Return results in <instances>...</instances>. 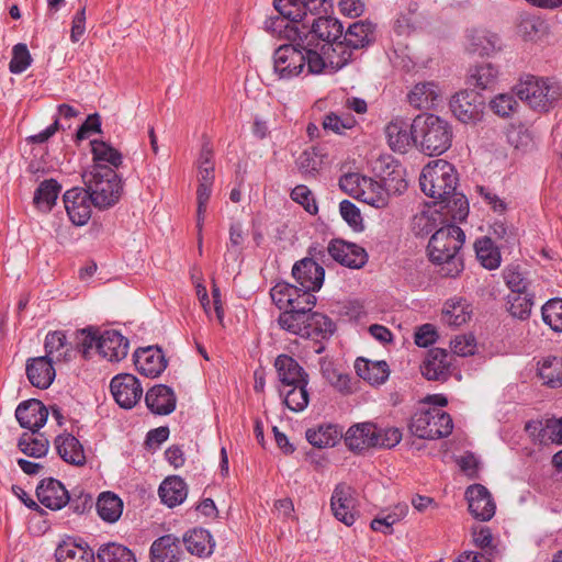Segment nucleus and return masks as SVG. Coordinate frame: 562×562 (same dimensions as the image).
<instances>
[{
	"label": "nucleus",
	"mask_w": 562,
	"mask_h": 562,
	"mask_svg": "<svg viewBox=\"0 0 562 562\" xmlns=\"http://www.w3.org/2000/svg\"><path fill=\"white\" fill-rule=\"evenodd\" d=\"M53 362V359L45 356L27 361L26 375L33 386L45 390L53 383L55 379Z\"/></svg>",
	"instance_id": "c756f323"
},
{
	"label": "nucleus",
	"mask_w": 562,
	"mask_h": 562,
	"mask_svg": "<svg viewBox=\"0 0 562 562\" xmlns=\"http://www.w3.org/2000/svg\"><path fill=\"white\" fill-rule=\"evenodd\" d=\"M274 368L283 387L297 383H308V374L300 363L289 355H279L274 360Z\"/></svg>",
	"instance_id": "c85d7f7f"
},
{
	"label": "nucleus",
	"mask_w": 562,
	"mask_h": 562,
	"mask_svg": "<svg viewBox=\"0 0 562 562\" xmlns=\"http://www.w3.org/2000/svg\"><path fill=\"white\" fill-rule=\"evenodd\" d=\"M82 179L95 207L108 209L120 200L122 179L113 168L95 164L82 175Z\"/></svg>",
	"instance_id": "423d86ee"
},
{
	"label": "nucleus",
	"mask_w": 562,
	"mask_h": 562,
	"mask_svg": "<svg viewBox=\"0 0 562 562\" xmlns=\"http://www.w3.org/2000/svg\"><path fill=\"white\" fill-rule=\"evenodd\" d=\"M158 494L161 502L172 508L187 498V484L179 476H169L160 484Z\"/></svg>",
	"instance_id": "ea45409f"
},
{
	"label": "nucleus",
	"mask_w": 562,
	"mask_h": 562,
	"mask_svg": "<svg viewBox=\"0 0 562 562\" xmlns=\"http://www.w3.org/2000/svg\"><path fill=\"white\" fill-rule=\"evenodd\" d=\"M374 169L378 171L381 181L390 193L401 194L407 189V182L404 179L403 167L392 157H384L375 162Z\"/></svg>",
	"instance_id": "aec40b11"
},
{
	"label": "nucleus",
	"mask_w": 562,
	"mask_h": 562,
	"mask_svg": "<svg viewBox=\"0 0 562 562\" xmlns=\"http://www.w3.org/2000/svg\"><path fill=\"white\" fill-rule=\"evenodd\" d=\"M181 553L180 540L173 535L156 539L150 547L151 562H179Z\"/></svg>",
	"instance_id": "473e14b6"
},
{
	"label": "nucleus",
	"mask_w": 562,
	"mask_h": 562,
	"mask_svg": "<svg viewBox=\"0 0 562 562\" xmlns=\"http://www.w3.org/2000/svg\"><path fill=\"white\" fill-rule=\"evenodd\" d=\"M458 181L454 166L443 159L427 164L419 177L422 191L435 200L448 198L457 189Z\"/></svg>",
	"instance_id": "6e6552de"
},
{
	"label": "nucleus",
	"mask_w": 562,
	"mask_h": 562,
	"mask_svg": "<svg viewBox=\"0 0 562 562\" xmlns=\"http://www.w3.org/2000/svg\"><path fill=\"white\" fill-rule=\"evenodd\" d=\"M445 203L443 209H447L449 214L454 221H464L469 214V202L464 194L456 192V190L446 199L439 200Z\"/></svg>",
	"instance_id": "13d9d810"
},
{
	"label": "nucleus",
	"mask_w": 562,
	"mask_h": 562,
	"mask_svg": "<svg viewBox=\"0 0 562 562\" xmlns=\"http://www.w3.org/2000/svg\"><path fill=\"white\" fill-rule=\"evenodd\" d=\"M498 75L499 70L496 66L491 63H485L471 69L469 81L477 89H492L497 83Z\"/></svg>",
	"instance_id": "49530a36"
},
{
	"label": "nucleus",
	"mask_w": 562,
	"mask_h": 562,
	"mask_svg": "<svg viewBox=\"0 0 562 562\" xmlns=\"http://www.w3.org/2000/svg\"><path fill=\"white\" fill-rule=\"evenodd\" d=\"M385 135L394 151L405 153L413 140L412 124L402 119L393 120L386 125Z\"/></svg>",
	"instance_id": "e433bc0d"
},
{
	"label": "nucleus",
	"mask_w": 562,
	"mask_h": 562,
	"mask_svg": "<svg viewBox=\"0 0 562 562\" xmlns=\"http://www.w3.org/2000/svg\"><path fill=\"white\" fill-rule=\"evenodd\" d=\"M46 356L53 361H70L76 357V350L67 342L64 331H49L45 337Z\"/></svg>",
	"instance_id": "c9c22d12"
},
{
	"label": "nucleus",
	"mask_w": 562,
	"mask_h": 562,
	"mask_svg": "<svg viewBox=\"0 0 562 562\" xmlns=\"http://www.w3.org/2000/svg\"><path fill=\"white\" fill-rule=\"evenodd\" d=\"M306 440L316 448L334 447L342 437V430L333 424H322L315 428H308L305 432Z\"/></svg>",
	"instance_id": "a19ab883"
},
{
	"label": "nucleus",
	"mask_w": 562,
	"mask_h": 562,
	"mask_svg": "<svg viewBox=\"0 0 562 562\" xmlns=\"http://www.w3.org/2000/svg\"><path fill=\"white\" fill-rule=\"evenodd\" d=\"M91 151L93 155V160L97 164L108 162L113 168H117L122 165V154L109 143L103 140H92Z\"/></svg>",
	"instance_id": "6e6d98bb"
},
{
	"label": "nucleus",
	"mask_w": 562,
	"mask_h": 562,
	"mask_svg": "<svg viewBox=\"0 0 562 562\" xmlns=\"http://www.w3.org/2000/svg\"><path fill=\"white\" fill-rule=\"evenodd\" d=\"M323 127L335 134H344L347 130H352L357 125V120L351 114H337L330 112L323 119Z\"/></svg>",
	"instance_id": "052dcab7"
},
{
	"label": "nucleus",
	"mask_w": 562,
	"mask_h": 562,
	"mask_svg": "<svg viewBox=\"0 0 562 562\" xmlns=\"http://www.w3.org/2000/svg\"><path fill=\"white\" fill-rule=\"evenodd\" d=\"M95 507L100 518L110 524L117 521L123 513L122 499L111 492L101 493Z\"/></svg>",
	"instance_id": "37998d69"
},
{
	"label": "nucleus",
	"mask_w": 562,
	"mask_h": 562,
	"mask_svg": "<svg viewBox=\"0 0 562 562\" xmlns=\"http://www.w3.org/2000/svg\"><path fill=\"white\" fill-rule=\"evenodd\" d=\"M186 549L192 555L199 558L210 557L215 547V542L211 533L203 528H193L183 536Z\"/></svg>",
	"instance_id": "72a5a7b5"
},
{
	"label": "nucleus",
	"mask_w": 562,
	"mask_h": 562,
	"mask_svg": "<svg viewBox=\"0 0 562 562\" xmlns=\"http://www.w3.org/2000/svg\"><path fill=\"white\" fill-rule=\"evenodd\" d=\"M100 341V331L97 328L88 327L76 334V355L81 353L85 359H89L93 350L98 351Z\"/></svg>",
	"instance_id": "5fc2aeb1"
},
{
	"label": "nucleus",
	"mask_w": 562,
	"mask_h": 562,
	"mask_svg": "<svg viewBox=\"0 0 562 562\" xmlns=\"http://www.w3.org/2000/svg\"><path fill=\"white\" fill-rule=\"evenodd\" d=\"M442 91L434 81L418 82L407 94L412 106L418 110H430L438 105Z\"/></svg>",
	"instance_id": "cd10ccee"
},
{
	"label": "nucleus",
	"mask_w": 562,
	"mask_h": 562,
	"mask_svg": "<svg viewBox=\"0 0 562 562\" xmlns=\"http://www.w3.org/2000/svg\"><path fill=\"white\" fill-rule=\"evenodd\" d=\"M97 560L98 562H137L131 549L116 542L100 546L97 552Z\"/></svg>",
	"instance_id": "de8ad7c7"
},
{
	"label": "nucleus",
	"mask_w": 562,
	"mask_h": 562,
	"mask_svg": "<svg viewBox=\"0 0 562 562\" xmlns=\"http://www.w3.org/2000/svg\"><path fill=\"white\" fill-rule=\"evenodd\" d=\"M273 5L281 15V18L278 16L276 21L272 22L273 25L278 24V26L281 27L286 21L284 27H299L294 25V23L302 22L303 24L308 21L310 14L302 0H274Z\"/></svg>",
	"instance_id": "bb28decb"
},
{
	"label": "nucleus",
	"mask_w": 562,
	"mask_h": 562,
	"mask_svg": "<svg viewBox=\"0 0 562 562\" xmlns=\"http://www.w3.org/2000/svg\"><path fill=\"white\" fill-rule=\"evenodd\" d=\"M286 44L274 49L273 74L280 80H290L306 71V75H318L326 67L325 58L321 53L306 45L300 35L299 27L285 26Z\"/></svg>",
	"instance_id": "f03ea898"
},
{
	"label": "nucleus",
	"mask_w": 562,
	"mask_h": 562,
	"mask_svg": "<svg viewBox=\"0 0 562 562\" xmlns=\"http://www.w3.org/2000/svg\"><path fill=\"white\" fill-rule=\"evenodd\" d=\"M357 374L371 385L383 384L390 374L389 366L385 361H370L364 358H358L355 362Z\"/></svg>",
	"instance_id": "4c0bfd02"
},
{
	"label": "nucleus",
	"mask_w": 562,
	"mask_h": 562,
	"mask_svg": "<svg viewBox=\"0 0 562 562\" xmlns=\"http://www.w3.org/2000/svg\"><path fill=\"white\" fill-rule=\"evenodd\" d=\"M308 383H297L288 386L289 390H280V396L283 397V403L292 412H302L308 405Z\"/></svg>",
	"instance_id": "3c124183"
},
{
	"label": "nucleus",
	"mask_w": 562,
	"mask_h": 562,
	"mask_svg": "<svg viewBox=\"0 0 562 562\" xmlns=\"http://www.w3.org/2000/svg\"><path fill=\"white\" fill-rule=\"evenodd\" d=\"M469 510L481 521H487L495 515V503L488 490L481 484H473L465 491Z\"/></svg>",
	"instance_id": "a211bd4d"
},
{
	"label": "nucleus",
	"mask_w": 562,
	"mask_h": 562,
	"mask_svg": "<svg viewBox=\"0 0 562 562\" xmlns=\"http://www.w3.org/2000/svg\"><path fill=\"white\" fill-rule=\"evenodd\" d=\"M379 427L366 422L352 425L345 434V443L353 452H362L375 448Z\"/></svg>",
	"instance_id": "412c9836"
},
{
	"label": "nucleus",
	"mask_w": 562,
	"mask_h": 562,
	"mask_svg": "<svg viewBox=\"0 0 562 562\" xmlns=\"http://www.w3.org/2000/svg\"><path fill=\"white\" fill-rule=\"evenodd\" d=\"M464 239V232L454 224L440 227L431 235L427 246L428 256L432 263L440 266L442 277L456 278L463 270L459 251Z\"/></svg>",
	"instance_id": "7ed1b4c3"
},
{
	"label": "nucleus",
	"mask_w": 562,
	"mask_h": 562,
	"mask_svg": "<svg viewBox=\"0 0 562 562\" xmlns=\"http://www.w3.org/2000/svg\"><path fill=\"white\" fill-rule=\"evenodd\" d=\"M292 276L300 286L296 290L300 296L306 293L314 294L317 292L324 282L325 270L312 258H304L295 262L292 268Z\"/></svg>",
	"instance_id": "f8f14e48"
},
{
	"label": "nucleus",
	"mask_w": 562,
	"mask_h": 562,
	"mask_svg": "<svg viewBox=\"0 0 562 562\" xmlns=\"http://www.w3.org/2000/svg\"><path fill=\"white\" fill-rule=\"evenodd\" d=\"M472 315L471 304L464 297H452L443 304L441 321L451 327L465 324Z\"/></svg>",
	"instance_id": "f704fd0d"
},
{
	"label": "nucleus",
	"mask_w": 562,
	"mask_h": 562,
	"mask_svg": "<svg viewBox=\"0 0 562 562\" xmlns=\"http://www.w3.org/2000/svg\"><path fill=\"white\" fill-rule=\"evenodd\" d=\"M176 394L165 384L153 386L145 394L147 408L156 415H169L176 409Z\"/></svg>",
	"instance_id": "a878e982"
},
{
	"label": "nucleus",
	"mask_w": 562,
	"mask_h": 562,
	"mask_svg": "<svg viewBox=\"0 0 562 562\" xmlns=\"http://www.w3.org/2000/svg\"><path fill=\"white\" fill-rule=\"evenodd\" d=\"M15 417L21 427L27 428L35 434L45 425L48 411L41 401L33 398L18 405Z\"/></svg>",
	"instance_id": "b1692460"
},
{
	"label": "nucleus",
	"mask_w": 562,
	"mask_h": 562,
	"mask_svg": "<svg viewBox=\"0 0 562 562\" xmlns=\"http://www.w3.org/2000/svg\"><path fill=\"white\" fill-rule=\"evenodd\" d=\"M339 212L341 217L355 232H362L364 229L363 220L360 210L349 200H344L339 204Z\"/></svg>",
	"instance_id": "69168bd1"
},
{
	"label": "nucleus",
	"mask_w": 562,
	"mask_h": 562,
	"mask_svg": "<svg viewBox=\"0 0 562 562\" xmlns=\"http://www.w3.org/2000/svg\"><path fill=\"white\" fill-rule=\"evenodd\" d=\"M451 357L446 349H429L420 366L422 374L431 381H445L450 374Z\"/></svg>",
	"instance_id": "4be33fe9"
},
{
	"label": "nucleus",
	"mask_w": 562,
	"mask_h": 562,
	"mask_svg": "<svg viewBox=\"0 0 562 562\" xmlns=\"http://www.w3.org/2000/svg\"><path fill=\"white\" fill-rule=\"evenodd\" d=\"M110 390L117 405L124 409L133 408L143 396V387L138 379L130 373H121L112 378Z\"/></svg>",
	"instance_id": "ddd939ff"
},
{
	"label": "nucleus",
	"mask_w": 562,
	"mask_h": 562,
	"mask_svg": "<svg viewBox=\"0 0 562 562\" xmlns=\"http://www.w3.org/2000/svg\"><path fill=\"white\" fill-rule=\"evenodd\" d=\"M375 41V24L370 21H358L350 24L342 41L333 48L329 56V64L335 69H341L352 59V50L361 49Z\"/></svg>",
	"instance_id": "1a4fd4ad"
},
{
	"label": "nucleus",
	"mask_w": 562,
	"mask_h": 562,
	"mask_svg": "<svg viewBox=\"0 0 562 562\" xmlns=\"http://www.w3.org/2000/svg\"><path fill=\"white\" fill-rule=\"evenodd\" d=\"M542 319L552 330L562 333V299L549 300L541 308Z\"/></svg>",
	"instance_id": "bf43d9fd"
},
{
	"label": "nucleus",
	"mask_w": 562,
	"mask_h": 562,
	"mask_svg": "<svg viewBox=\"0 0 562 562\" xmlns=\"http://www.w3.org/2000/svg\"><path fill=\"white\" fill-rule=\"evenodd\" d=\"M474 249L477 260L485 269L495 270L501 266V252L491 236L479 238L474 244Z\"/></svg>",
	"instance_id": "a18cd8bd"
},
{
	"label": "nucleus",
	"mask_w": 562,
	"mask_h": 562,
	"mask_svg": "<svg viewBox=\"0 0 562 562\" xmlns=\"http://www.w3.org/2000/svg\"><path fill=\"white\" fill-rule=\"evenodd\" d=\"M409 428L418 438L435 440L449 436L453 429V423L448 413L439 408H428L414 414Z\"/></svg>",
	"instance_id": "9d476101"
},
{
	"label": "nucleus",
	"mask_w": 562,
	"mask_h": 562,
	"mask_svg": "<svg viewBox=\"0 0 562 562\" xmlns=\"http://www.w3.org/2000/svg\"><path fill=\"white\" fill-rule=\"evenodd\" d=\"M212 186L206 183H199L196 190L198 210H196V227L199 232V249L202 250V227L204 223L207 203L212 193Z\"/></svg>",
	"instance_id": "680f3d73"
},
{
	"label": "nucleus",
	"mask_w": 562,
	"mask_h": 562,
	"mask_svg": "<svg viewBox=\"0 0 562 562\" xmlns=\"http://www.w3.org/2000/svg\"><path fill=\"white\" fill-rule=\"evenodd\" d=\"M355 504L352 488L346 484H338L330 498L334 516L346 526L353 525L356 521Z\"/></svg>",
	"instance_id": "5701e85b"
},
{
	"label": "nucleus",
	"mask_w": 562,
	"mask_h": 562,
	"mask_svg": "<svg viewBox=\"0 0 562 562\" xmlns=\"http://www.w3.org/2000/svg\"><path fill=\"white\" fill-rule=\"evenodd\" d=\"M439 215L437 213L420 212L414 216L413 229L418 236H427L436 229L437 220Z\"/></svg>",
	"instance_id": "774afa93"
},
{
	"label": "nucleus",
	"mask_w": 562,
	"mask_h": 562,
	"mask_svg": "<svg viewBox=\"0 0 562 562\" xmlns=\"http://www.w3.org/2000/svg\"><path fill=\"white\" fill-rule=\"evenodd\" d=\"M58 562H95L93 550L85 542L74 539L63 541L55 551Z\"/></svg>",
	"instance_id": "2f4dec72"
},
{
	"label": "nucleus",
	"mask_w": 562,
	"mask_h": 562,
	"mask_svg": "<svg viewBox=\"0 0 562 562\" xmlns=\"http://www.w3.org/2000/svg\"><path fill=\"white\" fill-rule=\"evenodd\" d=\"M18 447L24 454L31 458H42L47 454L49 442L42 434L34 436L33 432H25L20 437Z\"/></svg>",
	"instance_id": "603ef678"
},
{
	"label": "nucleus",
	"mask_w": 562,
	"mask_h": 562,
	"mask_svg": "<svg viewBox=\"0 0 562 562\" xmlns=\"http://www.w3.org/2000/svg\"><path fill=\"white\" fill-rule=\"evenodd\" d=\"M533 297L535 294L530 293H519V294H509L508 295V311L510 315L515 318L525 321L529 318L531 314V310L533 306Z\"/></svg>",
	"instance_id": "4d7b16f0"
},
{
	"label": "nucleus",
	"mask_w": 562,
	"mask_h": 562,
	"mask_svg": "<svg viewBox=\"0 0 562 562\" xmlns=\"http://www.w3.org/2000/svg\"><path fill=\"white\" fill-rule=\"evenodd\" d=\"M36 496L43 506L52 510L61 509L70 501L69 492L60 481L54 477L44 479L38 483Z\"/></svg>",
	"instance_id": "6ab92c4d"
},
{
	"label": "nucleus",
	"mask_w": 562,
	"mask_h": 562,
	"mask_svg": "<svg viewBox=\"0 0 562 562\" xmlns=\"http://www.w3.org/2000/svg\"><path fill=\"white\" fill-rule=\"evenodd\" d=\"M505 284L510 294L530 293L531 282L527 273L519 266L509 265L503 270Z\"/></svg>",
	"instance_id": "8fccbe9b"
},
{
	"label": "nucleus",
	"mask_w": 562,
	"mask_h": 562,
	"mask_svg": "<svg viewBox=\"0 0 562 562\" xmlns=\"http://www.w3.org/2000/svg\"><path fill=\"white\" fill-rule=\"evenodd\" d=\"M308 24L310 21L299 27L301 37L307 46L321 53L322 57L326 56L329 60V56L334 55L333 48L342 37V24L335 18L321 14L312 19L311 27Z\"/></svg>",
	"instance_id": "0eeeda50"
},
{
	"label": "nucleus",
	"mask_w": 562,
	"mask_h": 562,
	"mask_svg": "<svg viewBox=\"0 0 562 562\" xmlns=\"http://www.w3.org/2000/svg\"><path fill=\"white\" fill-rule=\"evenodd\" d=\"M327 250L335 261L351 269H359L368 261L364 248L341 239L331 240Z\"/></svg>",
	"instance_id": "dca6fc26"
},
{
	"label": "nucleus",
	"mask_w": 562,
	"mask_h": 562,
	"mask_svg": "<svg viewBox=\"0 0 562 562\" xmlns=\"http://www.w3.org/2000/svg\"><path fill=\"white\" fill-rule=\"evenodd\" d=\"M414 144L428 156L446 153L452 143V127L435 114L417 115L412 123Z\"/></svg>",
	"instance_id": "20e7f679"
},
{
	"label": "nucleus",
	"mask_w": 562,
	"mask_h": 562,
	"mask_svg": "<svg viewBox=\"0 0 562 562\" xmlns=\"http://www.w3.org/2000/svg\"><path fill=\"white\" fill-rule=\"evenodd\" d=\"M270 296L279 310H284L278 317V324L283 330L313 340L326 339L334 334L333 321L313 311L317 301L314 294L300 296L293 284L279 282L270 290Z\"/></svg>",
	"instance_id": "f257e3e1"
},
{
	"label": "nucleus",
	"mask_w": 562,
	"mask_h": 562,
	"mask_svg": "<svg viewBox=\"0 0 562 562\" xmlns=\"http://www.w3.org/2000/svg\"><path fill=\"white\" fill-rule=\"evenodd\" d=\"M468 49L479 56H485L493 53L498 45L496 34L483 29H471L467 32Z\"/></svg>",
	"instance_id": "58836bf2"
},
{
	"label": "nucleus",
	"mask_w": 562,
	"mask_h": 562,
	"mask_svg": "<svg viewBox=\"0 0 562 562\" xmlns=\"http://www.w3.org/2000/svg\"><path fill=\"white\" fill-rule=\"evenodd\" d=\"M133 357L137 371L147 378H157L167 368V359L157 346L139 348Z\"/></svg>",
	"instance_id": "f3484780"
},
{
	"label": "nucleus",
	"mask_w": 562,
	"mask_h": 562,
	"mask_svg": "<svg viewBox=\"0 0 562 562\" xmlns=\"http://www.w3.org/2000/svg\"><path fill=\"white\" fill-rule=\"evenodd\" d=\"M128 339L120 331L108 329L100 333L98 352L109 361L119 362L123 360L128 353Z\"/></svg>",
	"instance_id": "393cba45"
},
{
	"label": "nucleus",
	"mask_w": 562,
	"mask_h": 562,
	"mask_svg": "<svg viewBox=\"0 0 562 562\" xmlns=\"http://www.w3.org/2000/svg\"><path fill=\"white\" fill-rule=\"evenodd\" d=\"M485 108L484 98L473 90L456 93L450 100L453 115L464 124H475L482 120Z\"/></svg>",
	"instance_id": "9b49d317"
},
{
	"label": "nucleus",
	"mask_w": 562,
	"mask_h": 562,
	"mask_svg": "<svg viewBox=\"0 0 562 562\" xmlns=\"http://www.w3.org/2000/svg\"><path fill=\"white\" fill-rule=\"evenodd\" d=\"M61 187L55 179L44 180L34 192L35 206L42 212H49L55 205Z\"/></svg>",
	"instance_id": "c03bdc74"
},
{
	"label": "nucleus",
	"mask_w": 562,
	"mask_h": 562,
	"mask_svg": "<svg viewBox=\"0 0 562 562\" xmlns=\"http://www.w3.org/2000/svg\"><path fill=\"white\" fill-rule=\"evenodd\" d=\"M357 200L375 209H382L389 203L387 189L384 188L382 181L378 182L372 178L366 177Z\"/></svg>",
	"instance_id": "79ce46f5"
},
{
	"label": "nucleus",
	"mask_w": 562,
	"mask_h": 562,
	"mask_svg": "<svg viewBox=\"0 0 562 562\" xmlns=\"http://www.w3.org/2000/svg\"><path fill=\"white\" fill-rule=\"evenodd\" d=\"M291 199L301 204L312 215L318 212V206L312 191L304 184H299L291 191Z\"/></svg>",
	"instance_id": "338daca9"
},
{
	"label": "nucleus",
	"mask_w": 562,
	"mask_h": 562,
	"mask_svg": "<svg viewBox=\"0 0 562 562\" xmlns=\"http://www.w3.org/2000/svg\"><path fill=\"white\" fill-rule=\"evenodd\" d=\"M32 64V57L27 49V46L23 43H19L13 46L12 59L9 64V69L12 74L24 72Z\"/></svg>",
	"instance_id": "0e129e2a"
},
{
	"label": "nucleus",
	"mask_w": 562,
	"mask_h": 562,
	"mask_svg": "<svg viewBox=\"0 0 562 562\" xmlns=\"http://www.w3.org/2000/svg\"><path fill=\"white\" fill-rule=\"evenodd\" d=\"M538 374L550 387L562 385V358L547 357L539 362Z\"/></svg>",
	"instance_id": "09e8293b"
},
{
	"label": "nucleus",
	"mask_w": 562,
	"mask_h": 562,
	"mask_svg": "<svg viewBox=\"0 0 562 562\" xmlns=\"http://www.w3.org/2000/svg\"><path fill=\"white\" fill-rule=\"evenodd\" d=\"M525 430L536 445H562V417L529 420L525 425Z\"/></svg>",
	"instance_id": "4468645a"
},
{
	"label": "nucleus",
	"mask_w": 562,
	"mask_h": 562,
	"mask_svg": "<svg viewBox=\"0 0 562 562\" xmlns=\"http://www.w3.org/2000/svg\"><path fill=\"white\" fill-rule=\"evenodd\" d=\"M64 204L69 220L77 226H82L91 217L92 199L86 189L72 188L65 192Z\"/></svg>",
	"instance_id": "2eb2a0df"
},
{
	"label": "nucleus",
	"mask_w": 562,
	"mask_h": 562,
	"mask_svg": "<svg viewBox=\"0 0 562 562\" xmlns=\"http://www.w3.org/2000/svg\"><path fill=\"white\" fill-rule=\"evenodd\" d=\"M407 512L408 506L406 504H397L386 515L375 517L371 521L370 527L374 531L392 535L393 525L401 521L407 515Z\"/></svg>",
	"instance_id": "864d4df0"
},
{
	"label": "nucleus",
	"mask_w": 562,
	"mask_h": 562,
	"mask_svg": "<svg viewBox=\"0 0 562 562\" xmlns=\"http://www.w3.org/2000/svg\"><path fill=\"white\" fill-rule=\"evenodd\" d=\"M299 170L305 176L314 177L322 167V157L314 148L305 149L297 158Z\"/></svg>",
	"instance_id": "e2e57ef3"
},
{
	"label": "nucleus",
	"mask_w": 562,
	"mask_h": 562,
	"mask_svg": "<svg viewBox=\"0 0 562 562\" xmlns=\"http://www.w3.org/2000/svg\"><path fill=\"white\" fill-rule=\"evenodd\" d=\"M515 94L529 108L548 112L562 101V83L553 78L524 75L514 87Z\"/></svg>",
	"instance_id": "39448f33"
},
{
	"label": "nucleus",
	"mask_w": 562,
	"mask_h": 562,
	"mask_svg": "<svg viewBox=\"0 0 562 562\" xmlns=\"http://www.w3.org/2000/svg\"><path fill=\"white\" fill-rule=\"evenodd\" d=\"M54 443L58 456L65 462L76 467H82L86 463L83 447L74 435L69 432L58 435Z\"/></svg>",
	"instance_id": "7c9ffc66"
}]
</instances>
